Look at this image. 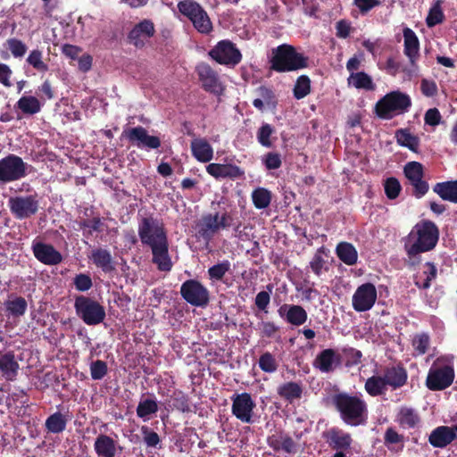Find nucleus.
I'll return each mask as SVG.
<instances>
[{"mask_svg": "<svg viewBox=\"0 0 457 457\" xmlns=\"http://www.w3.org/2000/svg\"><path fill=\"white\" fill-rule=\"evenodd\" d=\"M19 369L13 352L0 353V371H17Z\"/></svg>", "mask_w": 457, "mask_h": 457, "instance_id": "obj_48", "label": "nucleus"}, {"mask_svg": "<svg viewBox=\"0 0 457 457\" xmlns=\"http://www.w3.org/2000/svg\"><path fill=\"white\" fill-rule=\"evenodd\" d=\"M408 183L411 186V195L416 198H421L429 189V185L423 177L409 180Z\"/></svg>", "mask_w": 457, "mask_h": 457, "instance_id": "obj_53", "label": "nucleus"}, {"mask_svg": "<svg viewBox=\"0 0 457 457\" xmlns=\"http://www.w3.org/2000/svg\"><path fill=\"white\" fill-rule=\"evenodd\" d=\"M181 14L188 18L194 28L202 34H209L212 30V23L205 10L193 0H183L178 4Z\"/></svg>", "mask_w": 457, "mask_h": 457, "instance_id": "obj_7", "label": "nucleus"}, {"mask_svg": "<svg viewBox=\"0 0 457 457\" xmlns=\"http://www.w3.org/2000/svg\"><path fill=\"white\" fill-rule=\"evenodd\" d=\"M403 36L404 38V54L410 59L411 64L417 70L416 62L420 56L419 38L410 28L403 29Z\"/></svg>", "mask_w": 457, "mask_h": 457, "instance_id": "obj_24", "label": "nucleus"}, {"mask_svg": "<svg viewBox=\"0 0 457 457\" xmlns=\"http://www.w3.org/2000/svg\"><path fill=\"white\" fill-rule=\"evenodd\" d=\"M311 93V79L307 75L297 78L293 88L294 97L297 100L304 98Z\"/></svg>", "mask_w": 457, "mask_h": 457, "instance_id": "obj_42", "label": "nucleus"}, {"mask_svg": "<svg viewBox=\"0 0 457 457\" xmlns=\"http://www.w3.org/2000/svg\"><path fill=\"white\" fill-rule=\"evenodd\" d=\"M456 439L453 428L439 426L432 430L428 436L429 444L436 448H445Z\"/></svg>", "mask_w": 457, "mask_h": 457, "instance_id": "obj_23", "label": "nucleus"}, {"mask_svg": "<svg viewBox=\"0 0 457 457\" xmlns=\"http://www.w3.org/2000/svg\"><path fill=\"white\" fill-rule=\"evenodd\" d=\"M232 413L244 423L253 421L255 403L247 393L236 395L232 398Z\"/></svg>", "mask_w": 457, "mask_h": 457, "instance_id": "obj_15", "label": "nucleus"}, {"mask_svg": "<svg viewBox=\"0 0 457 457\" xmlns=\"http://www.w3.org/2000/svg\"><path fill=\"white\" fill-rule=\"evenodd\" d=\"M74 308L77 315L89 326L102 323L105 318L104 307L96 300L79 295L75 298Z\"/></svg>", "mask_w": 457, "mask_h": 457, "instance_id": "obj_6", "label": "nucleus"}, {"mask_svg": "<svg viewBox=\"0 0 457 457\" xmlns=\"http://www.w3.org/2000/svg\"><path fill=\"white\" fill-rule=\"evenodd\" d=\"M403 174L407 181L424 177L423 165L419 162H409L403 167Z\"/></svg>", "mask_w": 457, "mask_h": 457, "instance_id": "obj_51", "label": "nucleus"}, {"mask_svg": "<svg viewBox=\"0 0 457 457\" xmlns=\"http://www.w3.org/2000/svg\"><path fill=\"white\" fill-rule=\"evenodd\" d=\"M313 365L320 371H331L333 368L340 366L339 349L327 348L320 351L317 354Z\"/></svg>", "mask_w": 457, "mask_h": 457, "instance_id": "obj_20", "label": "nucleus"}, {"mask_svg": "<svg viewBox=\"0 0 457 457\" xmlns=\"http://www.w3.org/2000/svg\"><path fill=\"white\" fill-rule=\"evenodd\" d=\"M404 248L407 253L406 263L411 267H415L420 264L421 262L420 253L426 251H413L412 245H409L408 242L405 243Z\"/></svg>", "mask_w": 457, "mask_h": 457, "instance_id": "obj_62", "label": "nucleus"}, {"mask_svg": "<svg viewBox=\"0 0 457 457\" xmlns=\"http://www.w3.org/2000/svg\"><path fill=\"white\" fill-rule=\"evenodd\" d=\"M384 188L387 198L395 199L400 194V182L395 178H388L384 183Z\"/></svg>", "mask_w": 457, "mask_h": 457, "instance_id": "obj_56", "label": "nucleus"}, {"mask_svg": "<svg viewBox=\"0 0 457 457\" xmlns=\"http://www.w3.org/2000/svg\"><path fill=\"white\" fill-rule=\"evenodd\" d=\"M274 133L273 127L269 123H263L257 131V140L264 147L270 148L273 145L270 137Z\"/></svg>", "mask_w": 457, "mask_h": 457, "instance_id": "obj_49", "label": "nucleus"}, {"mask_svg": "<svg viewBox=\"0 0 457 457\" xmlns=\"http://www.w3.org/2000/svg\"><path fill=\"white\" fill-rule=\"evenodd\" d=\"M258 96L267 105L276 106L277 99L274 91L265 86H261L256 90Z\"/></svg>", "mask_w": 457, "mask_h": 457, "instance_id": "obj_60", "label": "nucleus"}, {"mask_svg": "<svg viewBox=\"0 0 457 457\" xmlns=\"http://www.w3.org/2000/svg\"><path fill=\"white\" fill-rule=\"evenodd\" d=\"M339 356L340 365L345 364V367L351 368L361 362L362 353L353 347L345 346L339 349Z\"/></svg>", "mask_w": 457, "mask_h": 457, "instance_id": "obj_35", "label": "nucleus"}, {"mask_svg": "<svg viewBox=\"0 0 457 457\" xmlns=\"http://www.w3.org/2000/svg\"><path fill=\"white\" fill-rule=\"evenodd\" d=\"M324 253V247H320L316 253H314L312 259L310 262V268L312 272L320 277L323 271H328V267L326 265V261L324 260L322 254Z\"/></svg>", "mask_w": 457, "mask_h": 457, "instance_id": "obj_45", "label": "nucleus"}, {"mask_svg": "<svg viewBox=\"0 0 457 457\" xmlns=\"http://www.w3.org/2000/svg\"><path fill=\"white\" fill-rule=\"evenodd\" d=\"M181 297L192 306L204 307L210 301V293L197 279H187L180 287Z\"/></svg>", "mask_w": 457, "mask_h": 457, "instance_id": "obj_10", "label": "nucleus"}, {"mask_svg": "<svg viewBox=\"0 0 457 457\" xmlns=\"http://www.w3.org/2000/svg\"><path fill=\"white\" fill-rule=\"evenodd\" d=\"M309 57L299 53L288 44H282L272 49L270 69L276 72H290L308 68Z\"/></svg>", "mask_w": 457, "mask_h": 457, "instance_id": "obj_2", "label": "nucleus"}, {"mask_svg": "<svg viewBox=\"0 0 457 457\" xmlns=\"http://www.w3.org/2000/svg\"><path fill=\"white\" fill-rule=\"evenodd\" d=\"M66 422L67 420L62 413L55 412L47 418L46 427L48 431L57 434L65 429Z\"/></svg>", "mask_w": 457, "mask_h": 457, "instance_id": "obj_43", "label": "nucleus"}, {"mask_svg": "<svg viewBox=\"0 0 457 457\" xmlns=\"http://www.w3.org/2000/svg\"><path fill=\"white\" fill-rule=\"evenodd\" d=\"M206 171L216 179H236L241 178L245 173L239 166L231 163H210L206 167Z\"/></svg>", "mask_w": 457, "mask_h": 457, "instance_id": "obj_19", "label": "nucleus"}, {"mask_svg": "<svg viewBox=\"0 0 457 457\" xmlns=\"http://www.w3.org/2000/svg\"><path fill=\"white\" fill-rule=\"evenodd\" d=\"M278 393L285 399L292 402L301 397L302 388L298 384L289 382L280 386L278 389Z\"/></svg>", "mask_w": 457, "mask_h": 457, "instance_id": "obj_44", "label": "nucleus"}, {"mask_svg": "<svg viewBox=\"0 0 457 457\" xmlns=\"http://www.w3.org/2000/svg\"><path fill=\"white\" fill-rule=\"evenodd\" d=\"M454 379V373H428L426 386L429 390L439 391L449 387Z\"/></svg>", "mask_w": 457, "mask_h": 457, "instance_id": "obj_27", "label": "nucleus"}, {"mask_svg": "<svg viewBox=\"0 0 457 457\" xmlns=\"http://www.w3.org/2000/svg\"><path fill=\"white\" fill-rule=\"evenodd\" d=\"M259 328L261 329V337L273 338L276 340L280 339L279 335V327L277 326L272 321H262L259 323Z\"/></svg>", "mask_w": 457, "mask_h": 457, "instance_id": "obj_52", "label": "nucleus"}, {"mask_svg": "<svg viewBox=\"0 0 457 457\" xmlns=\"http://www.w3.org/2000/svg\"><path fill=\"white\" fill-rule=\"evenodd\" d=\"M387 385L397 386V384L392 383L386 377L373 376L366 381L365 389L369 395L376 396L383 394Z\"/></svg>", "mask_w": 457, "mask_h": 457, "instance_id": "obj_32", "label": "nucleus"}, {"mask_svg": "<svg viewBox=\"0 0 457 457\" xmlns=\"http://www.w3.org/2000/svg\"><path fill=\"white\" fill-rule=\"evenodd\" d=\"M324 437L334 449H347L352 444L351 435L338 428H332L326 431Z\"/></svg>", "mask_w": 457, "mask_h": 457, "instance_id": "obj_25", "label": "nucleus"}, {"mask_svg": "<svg viewBox=\"0 0 457 457\" xmlns=\"http://www.w3.org/2000/svg\"><path fill=\"white\" fill-rule=\"evenodd\" d=\"M137 233L141 243L151 248L152 262L161 271H170L172 262L169 255V240L164 224L152 214L138 220Z\"/></svg>", "mask_w": 457, "mask_h": 457, "instance_id": "obj_1", "label": "nucleus"}, {"mask_svg": "<svg viewBox=\"0 0 457 457\" xmlns=\"http://www.w3.org/2000/svg\"><path fill=\"white\" fill-rule=\"evenodd\" d=\"M433 190L443 200L457 204V179L436 183Z\"/></svg>", "mask_w": 457, "mask_h": 457, "instance_id": "obj_31", "label": "nucleus"}, {"mask_svg": "<svg viewBox=\"0 0 457 457\" xmlns=\"http://www.w3.org/2000/svg\"><path fill=\"white\" fill-rule=\"evenodd\" d=\"M402 146L406 147L414 154L420 153V138L412 135L407 129H402Z\"/></svg>", "mask_w": 457, "mask_h": 457, "instance_id": "obj_46", "label": "nucleus"}, {"mask_svg": "<svg viewBox=\"0 0 457 457\" xmlns=\"http://www.w3.org/2000/svg\"><path fill=\"white\" fill-rule=\"evenodd\" d=\"M348 84L353 86L357 89H365L373 91L376 88L370 76L364 71L353 72L348 79Z\"/></svg>", "mask_w": 457, "mask_h": 457, "instance_id": "obj_34", "label": "nucleus"}, {"mask_svg": "<svg viewBox=\"0 0 457 457\" xmlns=\"http://www.w3.org/2000/svg\"><path fill=\"white\" fill-rule=\"evenodd\" d=\"M90 259L96 267L102 269L104 272H110L114 270L112 257L107 249H94L91 253Z\"/></svg>", "mask_w": 457, "mask_h": 457, "instance_id": "obj_28", "label": "nucleus"}, {"mask_svg": "<svg viewBox=\"0 0 457 457\" xmlns=\"http://www.w3.org/2000/svg\"><path fill=\"white\" fill-rule=\"evenodd\" d=\"M144 443L148 447H156L160 443V437L157 433L151 430L148 427L143 426L141 428Z\"/></svg>", "mask_w": 457, "mask_h": 457, "instance_id": "obj_61", "label": "nucleus"}, {"mask_svg": "<svg viewBox=\"0 0 457 457\" xmlns=\"http://www.w3.org/2000/svg\"><path fill=\"white\" fill-rule=\"evenodd\" d=\"M23 114L34 115L40 112L41 104L35 96H21L15 105Z\"/></svg>", "mask_w": 457, "mask_h": 457, "instance_id": "obj_36", "label": "nucleus"}, {"mask_svg": "<svg viewBox=\"0 0 457 457\" xmlns=\"http://www.w3.org/2000/svg\"><path fill=\"white\" fill-rule=\"evenodd\" d=\"M336 253L338 259L348 266L356 264L358 252L353 244L340 242L336 247Z\"/></svg>", "mask_w": 457, "mask_h": 457, "instance_id": "obj_29", "label": "nucleus"}, {"mask_svg": "<svg viewBox=\"0 0 457 457\" xmlns=\"http://www.w3.org/2000/svg\"><path fill=\"white\" fill-rule=\"evenodd\" d=\"M230 267L231 264L228 260L211 266L207 270L208 278L212 282H224V277L230 270Z\"/></svg>", "mask_w": 457, "mask_h": 457, "instance_id": "obj_38", "label": "nucleus"}, {"mask_svg": "<svg viewBox=\"0 0 457 457\" xmlns=\"http://www.w3.org/2000/svg\"><path fill=\"white\" fill-rule=\"evenodd\" d=\"M193 156L200 162H208L213 157V149L205 138H195L191 141Z\"/></svg>", "mask_w": 457, "mask_h": 457, "instance_id": "obj_26", "label": "nucleus"}, {"mask_svg": "<svg viewBox=\"0 0 457 457\" xmlns=\"http://www.w3.org/2000/svg\"><path fill=\"white\" fill-rule=\"evenodd\" d=\"M73 284L78 291L85 292L89 290L92 286V279L89 275L79 273L73 279Z\"/></svg>", "mask_w": 457, "mask_h": 457, "instance_id": "obj_59", "label": "nucleus"}, {"mask_svg": "<svg viewBox=\"0 0 457 457\" xmlns=\"http://www.w3.org/2000/svg\"><path fill=\"white\" fill-rule=\"evenodd\" d=\"M377 300V289L371 283H365L357 287L353 295V307L356 312L370 310Z\"/></svg>", "mask_w": 457, "mask_h": 457, "instance_id": "obj_14", "label": "nucleus"}, {"mask_svg": "<svg viewBox=\"0 0 457 457\" xmlns=\"http://www.w3.org/2000/svg\"><path fill=\"white\" fill-rule=\"evenodd\" d=\"M335 403L346 424L358 426L366 420L367 406L359 397L340 394L335 397Z\"/></svg>", "mask_w": 457, "mask_h": 457, "instance_id": "obj_4", "label": "nucleus"}, {"mask_svg": "<svg viewBox=\"0 0 457 457\" xmlns=\"http://www.w3.org/2000/svg\"><path fill=\"white\" fill-rule=\"evenodd\" d=\"M30 167L23 159L14 154H9L0 159V184L14 182L25 178Z\"/></svg>", "mask_w": 457, "mask_h": 457, "instance_id": "obj_8", "label": "nucleus"}, {"mask_svg": "<svg viewBox=\"0 0 457 457\" xmlns=\"http://www.w3.org/2000/svg\"><path fill=\"white\" fill-rule=\"evenodd\" d=\"M195 71L204 90L216 96L222 95L224 87L218 72L211 65L200 62L196 65Z\"/></svg>", "mask_w": 457, "mask_h": 457, "instance_id": "obj_12", "label": "nucleus"}, {"mask_svg": "<svg viewBox=\"0 0 457 457\" xmlns=\"http://www.w3.org/2000/svg\"><path fill=\"white\" fill-rule=\"evenodd\" d=\"M8 207L16 219L24 220L38 212L39 202L37 195H18L9 198Z\"/></svg>", "mask_w": 457, "mask_h": 457, "instance_id": "obj_11", "label": "nucleus"}, {"mask_svg": "<svg viewBox=\"0 0 457 457\" xmlns=\"http://www.w3.org/2000/svg\"><path fill=\"white\" fill-rule=\"evenodd\" d=\"M400 110V90L392 91L379 99L374 108L375 114L383 120H390Z\"/></svg>", "mask_w": 457, "mask_h": 457, "instance_id": "obj_16", "label": "nucleus"}, {"mask_svg": "<svg viewBox=\"0 0 457 457\" xmlns=\"http://www.w3.org/2000/svg\"><path fill=\"white\" fill-rule=\"evenodd\" d=\"M252 200L255 208L265 209L270 204L271 193L264 187H258L253 191Z\"/></svg>", "mask_w": 457, "mask_h": 457, "instance_id": "obj_41", "label": "nucleus"}, {"mask_svg": "<svg viewBox=\"0 0 457 457\" xmlns=\"http://www.w3.org/2000/svg\"><path fill=\"white\" fill-rule=\"evenodd\" d=\"M78 224L87 237L92 236L93 232H102L104 225L103 219L99 216L93 217L91 220H81Z\"/></svg>", "mask_w": 457, "mask_h": 457, "instance_id": "obj_39", "label": "nucleus"}, {"mask_svg": "<svg viewBox=\"0 0 457 457\" xmlns=\"http://www.w3.org/2000/svg\"><path fill=\"white\" fill-rule=\"evenodd\" d=\"M443 0H436L428 11L426 18V23L428 28L440 24L445 20V14L442 10Z\"/></svg>", "mask_w": 457, "mask_h": 457, "instance_id": "obj_40", "label": "nucleus"}, {"mask_svg": "<svg viewBox=\"0 0 457 457\" xmlns=\"http://www.w3.org/2000/svg\"><path fill=\"white\" fill-rule=\"evenodd\" d=\"M281 317L285 316V320L291 325L299 327L304 324L308 319L307 312L301 305L283 304L278 309Z\"/></svg>", "mask_w": 457, "mask_h": 457, "instance_id": "obj_22", "label": "nucleus"}, {"mask_svg": "<svg viewBox=\"0 0 457 457\" xmlns=\"http://www.w3.org/2000/svg\"><path fill=\"white\" fill-rule=\"evenodd\" d=\"M6 312L8 314L14 318L23 316L28 308V303L22 296L14 295L12 299L4 303Z\"/></svg>", "mask_w": 457, "mask_h": 457, "instance_id": "obj_33", "label": "nucleus"}, {"mask_svg": "<svg viewBox=\"0 0 457 457\" xmlns=\"http://www.w3.org/2000/svg\"><path fill=\"white\" fill-rule=\"evenodd\" d=\"M155 34V27L151 20L144 19L137 23L128 34V40L137 48H143L145 41Z\"/></svg>", "mask_w": 457, "mask_h": 457, "instance_id": "obj_17", "label": "nucleus"}, {"mask_svg": "<svg viewBox=\"0 0 457 457\" xmlns=\"http://www.w3.org/2000/svg\"><path fill=\"white\" fill-rule=\"evenodd\" d=\"M428 371H454L453 357L437 358Z\"/></svg>", "mask_w": 457, "mask_h": 457, "instance_id": "obj_55", "label": "nucleus"}, {"mask_svg": "<svg viewBox=\"0 0 457 457\" xmlns=\"http://www.w3.org/2000/svg\"><path fill=\"white\" fill-rule=\"evenodd\" d=\"M31 249L35 258L43 264L57 265L62 261L61 253L50 244L34 241Z\"/></svg>", "mask_w": 457, "mask_h": 457, "instance_id": "obj_18", "label": "nucleus"}, {"mask_svg": "<svg viewBox=\"0 0 457 457\" xmlns=\"http://www.w3.org/2000/svg\"><path fill=\"white\" fill-rule=\"evenodd\" d=\"M259 367L262 371H275L276 361L273 355L269 352L262 354L259 359Z\"/></svg>", "mask_w": 457, "mask_h": 457, "instance_id": "obj_64", "label": "nucleus"}, {"mask_svg": "<svg viewBox=\"0 0 457 457\" xmlns=\"http://www.w3.org/2000/svg\"><path fill=\"white\" fill-rule=\"evenodd\" d=\"M420 422V416L414 410L410 408H402V424H406L410 428H414Z\"/></svg>", "mask_w": 457, "mask_h": 457, "instance_id": "obj_58", "label": "nucleus"}, {"mask_svg": "<svg viewBox=\"0 0 457 457\" xmlns=\"http://www.w3.org/2000/svg\"><path fill=\"white\" fill-rule=\"evenodd\" d=\"M43 53L39 49H33L28 55L26 62L38 72H46L48 65L43 62Z\"/></svg>", "mask_w": 457, "mask_h": 457, "instance_id": "obj_47", "label": "nucleus"}, {"mask_svg": "<svg viewBox=\"0 0 457 457\" xmlns=\"http://www.w3.org/2000/svg\"><path fill=\"white\" fill-rule=\"evenodd\" d=\"M158 411V404L154 399L142 398L137 408V414L145 421L149 420L151 416Z\"/></svg>", "mask_w": 457, "mask_h": 457, "instance_id": "obj_37", "label": "nucleus"}, {"mask_svg": "<svg viewBox=\"0 0 457 457\" xmlns=\"http://www.w3.org/2000/svg\"><path fill=\"white\" fill-rule=\"evenodd\" d=\"M439 238V229L431 220H423L418 222L408 235V243L412 245L413 251H431Z\"/></svg>", "mask_w": 457, "mask_h": 457, "instance_id": "obj_5", "label": "nucleus"}, {"mask_svg": "<svg viewBox=\"0 0 457 457\" xmlns=\"http://www.w3.org/2000/svg\"><path fill=\"white\" fill-rule=\"evenodd\" d=\"M122 137H126L132 145L143 149H157L161 146V139L148 134L146 129L137 126L123 130Z\"/></svg>", "mask_w": 457, "mask_h": 457, "instance_id": "obj_13", "label": "nucleus"}, {"mask_svg": "<svg viewBox=\"0 0 457 457\" xmlns=\"http://www.w3.org/2000/svg\"><path fill=\"white\" fill-rule=\"evenodd\" d=\"M262 163L269 170H277L282 165L281 154L276 152H269L262 157Z\"/></svg>", "mask_w": 457, "mask_h": 457, "instance_id": "obj_54", "label": "nucleus"}, {"mask_svg": "<svg viewBox=\"0 0 457 457\" xmlns=\"http://www.w3.org/2000/svg\"><path fill=\"white\" fill-rule=\"evenodd\" d=\"M425 270L422 274H417L414 277V284L420 289H428L431 286V282L437 276V269L434 262H428L424 265Z\"/></svg>", "mask_w": 457, "mask_h": 457, "instance_id": "obj_30", "label": "nucleus"}, {"mask_svg": "<svg viewBox=\"0 0 457 457\" xmlns=\"http://www.w3.org/2000/svg\"><path fill=\"white\" fill-rule=\"evenodd\" d=\"M6 46L14 58H22L28 50L26 44L15 37L8 38Z\"/></svg>", "mask_w": 457, "mask_h": 457, "instance_id": "obj_50", "label": "nucleus"}, {"mask_svg": "<svg viewBox=\"0 0 457 457\" xmlns=\"http://www.w3.org/2000/svg\"><path fill=\"white\" fill-rule=\"evenodd\" d=\"M217 63L235 67L242 61V54L236 44L230 40L219 41L208 53Z\"/></svg>", "mask_w": 457, "mask_h": 457, "instance_id": "obj_9", "label": "nucleus"}, {"mask_svg": "<svg viewBox=\"0 0 457 457\" xmlns=\"http://www.w3.org/2000/svg\"><path fill=\"white\" fill-rule=\"evenodd\" d=\"M94 450L98 457H115L121 447L114 438L100 434L95 439Z\"/></svg>", "mask_w": 457, "mask_h": 457, "instance_id": "obj_21", "label": "nucleus"}, {"mask_svg": "<svg viewBox=\"0 0 457 457\" xmlns=\"http://www.w3.org/2000/svg\"><path fill=\"white\" fill-rule=\"evenodd\" d=\"M233 221L232 214L226 210L223 212L205 213L195 223V237L208 245L220 229L232 226Z\"/></svg>", "mask_w": 457, "mask_h": 457, "instance_id": "obj_3", "label": "nucleus"}, {"mask_svg": "<svg viewBox=\"0 0 457 457\" xmlns=\"http://www.w3.org/2000/svg\"><path fill=\"white\" fill-rule=\"evenodd\" d=\"M420 91L427 97H434L437 95V85L433 79H422L420 81Z\"/></svg>", "mask_w": 457, "mask_h": 457, "instance_id": "obj_63", "label": "nucleus"}, {"mask_svg": "<svg viewBox=\"0 0 457 457\" xmlns=\"http://www.w3.org/2000/svg\"><path fill=\"white\" fill-rule=\"evenodd\" d=\"M429 345V337L427 334L416 335L412 339V346L418 354H424Z\"/></svg>", "mask_w": 457, "mask_h": 457, "instance_id": "obj_57", "label": "nucleus"}]
</instances>
